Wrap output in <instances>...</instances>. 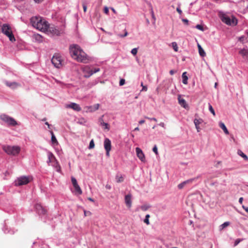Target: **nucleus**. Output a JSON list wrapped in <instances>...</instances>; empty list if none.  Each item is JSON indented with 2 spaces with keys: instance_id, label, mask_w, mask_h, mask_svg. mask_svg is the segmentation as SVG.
Segmentation results:
<instances>
[{
  "instance_id": "nucleus-1",
  "label": "nucleus",
  "mask_w": 248,
  "mask_h": 248,
  "mask_svg": "<svg viewBox=\"0 0 248 248\" xmlns=\"http://www.w3.org/2000/svg\"><path fill=\"white\" fill-rule=\"evenodd\" d=\"M69 52L73 59L78 62L86 63L89 57L78 45L73 44L69 47Z\"/></svg>"
},
{
  "instance_id": "nucleus-40",
  "label": "nucleus",
  "mask_w": 248,
  "mask_h": 248,
  "mask_svg": "<svg viewBox=\"0 0 248 248\" xmlns=\"http://www.w3.org/2000/svg\"><path fill=\"white\" fill-rule=\"evenodd\" d=\"M172 46H173V48L174 51H177L178 47L177 46V44L175 42H173L172 43Z\"/></svg>"
},
{
  "instance_id": "nucleus-24",
  "label": "nucleus",
  "mask_w": 248,
  "mask_h": 248,
  "mask_svg": "<svg viewBox=\"0 0 248 248\" xmlns=\"http://www.w3.org/2000/svg\"><path fill=\"white\" fill-rule=\"evenodd\" d=\"M220 127L223 130L224 133L226 134H229V131L226 127L225 124L222 122H220L219 124Z\"/></svg>"
},
{
  "instance_id": "nucleus-35",
  "label": "nucleus",
  "mask_w": 248,
  "mask_h": 248,
  "mask_svg": "<svg viewBox=\"0 0 248 248\" xmlns=\"http://www.w3.org/2000/svg\"><path fill=\"white\" fill-rule=\"evenodd\" d=\"M71 182L73 186V187H75V186L78 185L76 179L73 176L71 177Z\"/></svg>"
},
{
  "instance_id": "nucleus-54",
  "label": "nucleus",
  "mask_w": 248,
  "mask_h": 248,
  "mask_svg": "<svg viewBox=\"0 0 248 248\" xmlns=\"http://www.w3.org/2000/svg\"><path fill=\"white\" fill-rule=\"evenodd\" d=\"M182 21L186 24H188V20L187 19H182Z\"/></svg>"
},
{
  "instance_id": "nucleus-43",
  "label": "nucleus",
  "mask_w": 248,
  "mask_h": 248,
  "mask_svg": "<svg viewBox=\"0 0 248 248\" xmlns=\"http://www.w3.org/2000/svg\"><path fill=\"white\" fill-rule=\"evenodd\" d=\"M100 71V68H94L93 70L92 69V72L93 73V75L94 74V73H96Z\"/></svg>"
},
{
  "instance_id": "nucleus-50",
  "label": "nucleus",
  "mask_w": 248,
  "mask_h": 248,
  "mask_svg": "<svg viewBox=\"0 0 248 248\" xmlns=\"http://www.w3.org/2000/svg\"><path fill=\"white\" fill-rule=\"evenodd\" d=\"M176 10L179 13V14H180V15L182 14V11L179 7H177L176 9Z\"/></svg>"
},
{
  "instance_id": "nucleus-47",
  "label": "nucleus",
  "mask_w": 248,
  "mask_h": 248,
  "mask_svg": "<svg viewBox=\"0 0 248 248\" xmlns=\"http://www.w3.org/2000/svg\"><path fill=\"white\" fill-rule=\"evenodd\" d=\"M104 12L106 14L108 15L109 13L108 8L107 7H105Z\"/></svg>"
},
{
  "instance_id": "nucleus-62",
  "label": "nucleus",
  "mask_w": 248,
  "mask_h": 248,
  "mask_svg": "<svg viewBox=\"0 0 248 248\" xmlns=\"http://www.w3.org/2000/svg\"><path fill=\"white\" fill-rule=\"evenodd\" d=\"M106 155L108 156H109V151L110 150H106Z\"/></svg>"
},
{
  "instance_id": "nucleus-32",
  "label": "nucleus",
  "mask_w": 248,
  "mask_h": 248,
  "mask_svg": "<svg viewBox=\"0 0 248 248\" xmlns=\"http://www.w3.org/2000/svg\"><path fill=\"white\" fill-rule=\"evenodd\" d=\"M230 225V222L228 221L225 222L223 224H222L221 225L219 226V229L220 230H222L224 229L225 227L228 226Z\"/></svg>"
},
{
  "instance_id": "nucleus-5",
  "label": "nucleus",
  "mask_w": 248,
  "mask_h": 248,
  "mask_svg": "<svg viewBox=\"0 0 248 248\" xmlns=\"http://www.w3.org/2000/svg\"><path fill=\"white\" fill-rule=\"evenodd\" d=\"M2 148L8 155L14 156L17 155L20 151V148L18 146L3 145Z\"/></svg>"
},
{
  "instance_id": "nucleus-45",
  "label": "nucleus",
  "mask_w": 248,
  "mask_h": 248,
  "mask_svg": "<svg viewBox=\"0 0 248 248\" xmlns=\"http://www.w3.org/2000/svg\"><path fill=\"white\" fill-rule=\"evenodd\" d=\"M145 119H147L148 120H153V121H154L155 122H157V120L156 118H150V117H147V116H145Z\"/></svg>"
},
{
  "instance_id": "nucleus-61",
  "label": "nucleus",
  "mask_w": 248,
  "mask_h": 248,
  "mask_svg": "<svg viewBox=\"0 0 248 248\" xmlns=\"http://www.w3.org/2000/svg\"><path fill=\"white\" fill-rule=\"evenodd\" d=\"M36 3H40L43 1L44 0H33Z\"/></svg>"
},
{
  "instance_id": "nucleus-44",
  "label": "nucleus",
  "mask_w": 248,
  "mask_h": 248,
  "mask_svg": "<svg viewBox=\"0 0 248 248\" xmlns=\"http://www.w3.org/2000/svg\"><path fill=\"white\" fill-rule=\"evenodd\" d=\"M241 241L242 239H237L234 242V246H236Z\"/></svg>"
},
{
  "instance_id": "nucleus-14",
  "label": "nucleus",
  "mask_w": 248,
  "mask_h": 248,
  "mask_svg": "<svg viewBox=\"0 0 248 248\" xmlns=\"http://www.w3.org/2000/svg\"><path fill=\"white\" fill-rule=\"evenodd\" d=\"M66 107L67 108H72L73 110H76L77 111H79L81 110V108L80 106L75 103H71L69 104H67L66 105Z\"/></svg>"
},
{
  "instance_id": "nucleus-21",
  "label": "nucleus",
  "mask_w": 248,
  "mask_h": 248,
  "mask_svg": "<svg viewBox=\"0 0 248 248\" xmlns=\"http://www.w3.org/2000/svg\"><path fill=\"white\" fill-rule=\"evenodd\" d=\"M99 104H95L93 106H89L88 107V110L90 112H93L97 109H98L99 108Z\"/></svg>"
},
{
  "instance_id": "nucleus-52",
  "label": "nucleus",
  "mask_w": 248,
  "mask_h": 248,
  "mask_svg": "<svg viewBox=\"0 0 248 248\" xmlns=\"http://www.w3.org/2000/svg\"><path fill=\"white\" fill-rule=\"evenodd\" d=\"M127 34H128V33H127V31H125V33H124V35L120 34V35H119V36L120 37H125V36H127Z\"/></svg>"
},
{
  "instance_id": "nucleus-60",
  "label": "nucleus",
  "mask_w": 248,
  "mask_h": 248,
  "mask_svg": "<svg viewBox=\"0 0 248 248\" xmlns=\"http://www.w3.org/2000/svg\"><path fill=\"white\" fill-rule=\"evenodd\" d=\"M144 122H145V121H144V120H140V121L139 122V124H143V123H144Z\"/></svg>"
},
{
  "instance_id": "nucleus-26",
  "label": "nucleus",
  "mask_w": 248,
  "mask_h": 248,
  "mask_svg": "<svg viewBox=\"0 0 248 248\" xmlns=\"http://www.w3.org/2000/svg\"><path fill=\"white\" fill-rule=\"evenodd\" d=\"M74 188L76 194L78 195H81L82 193V190L78 185L74 187Z\"/></svg>"
},
{
  "instance_id": "nucleus-16",
  "label": "nucleus",
  "mask_w": 248,
  "mask_h": 248,
  "mask_svg": "<svg viewBox=\"0 0 248 248\" xmlns=\"http://www.w3.org/2000/svg\"><path fill=\"white\" fill-rule=\"evenodd\" d=\"M47 155L48 157V160L47 161V164H49L50 162H53L57 161L54 155L50 151H48L47 152Z\"/></svg>"
},
{
  "instance_id": "nucleus-39",
  "label": "nucleus",
  "mask_w": 248,
  "mask_h": 248,
  "mask_svg": "<svg viewBox=\"0 0 248 248\" xmlns=\"http://www.w3.org/2000/svg\"><path fill=\"white\" fill-rule=\"evenodd\" d=\"M137 52H138V48H134L131 51V53L133 55H136L137 54Z\"/></svg>"
},
{
  "instance_id": "nucleus-28",
  "label": "nucleus",
  "mask_w": 248,
  "mask_h": 248,
  "mask_svg": "<svg viewBox=\"0 0 248 248\" xmlns=\"http://www.w3.org/2000/svg\"><path fill=\"white\" fill-rule=\"evenodd\" d=\"M198 49L199 53L200 56H201L202 57H204L206 54L205 52H204V50L200 45H198Z\"/></svg>"
},
{
  "instance_id": "nucleus-27",
  "label": "nucleus",
  "mask_w": 248,
  "mask_h": 248,
  "mask_svg": "<svg viewBox=\"0 0 248 248\" xmlns=\"http://www.w3.org/2000/svg\"><path fill=\"white\" fill-rule=\"evenodd\" d=\"M237 154L238 155L242 157L245 160H248V157L246 155H245L241 150H238L237 151Z\"/></svg>"
},
{
  "instance_id": "nucleus-23",
  "label": "nucleus",
  "mask_w": 248,
  "mask_h": 248,
  "mask_svg": "<svg viewBox=\"0 0 248 248\" xmlns=\"http://www.w3.org/2000/svg\"><path fill=\"white\" fill-rule=\"evenodd\" d=\"M99 122L100 123V125L102 126H104V128L105 129L109 130V127L108 124L107 123H105L103 122L102 118H100L99 119Z\"/></svg>"
},
{
  "instance_id": "nucleus-9",
  "label": "nucleus",
  "mask_w": 248,
  "mask_h": 248,
  "mask_svg": "<svg viewBox=\"0 0 248 248\" xmlns=\"http://www.w3.org/2000/svg\"><path fill=\"white\" fill-rule=\"evenodd\" d=\"M51 62L54 66L57 68H60L62 66V60L58 55L53 56L51 59Z\"/></svg>"
},
{
  "instance_id": "nucleus-34",
  "label": "nucleus",
  "mask_w": 248,
  "mask_h": 248,
  "mask_svg": "<svg viewBox=\"0 0 248 248\" xmlns=\"http://www.w3.org/2000/svg\"><path fill=\"white\" fill-rule=\"evenodd\" d=\"M34 39L38 41V42H42L43 41V38H42V37L41 35H40V34H35L34 35Z\"/></svg>"
},
{
  "instance_id": "nucleus-18",
  "label": "nucleus",
  "mask_w": 248,
  "mask_h": 248,
  "mask_svg": "<svg viewBox=\"0 0 248 248\" xmlns=\"http://www.w3.org/2000/svg\"><path fill=\"white\" fill-rule=\"evenodd\" d=\"M239 53L244 58L248 60V49L244 48L240 50Z\"/></svg>"
},
{
  "instance_id": "nucleus-7",
  "label": "nucleus",
  "mask_w": 248,
  "mask_h": 248,
  "mask_svg": "<svg viewBox=\"0 0 248 248\" xmlns=\"http://www.w3.org/2000/svg\"><path fill=\"white\" fill-rule=\"evenodd\" d=\"M0 119L9 126H14L17 124L16 121L13 118L6 114L0 115Z\"/></svg>"
},
{
  "instance_id": "nucleus-2",
  "label": "nucleus",
  "mask_w": 248,
  "mask_h": 248,
  "mask_svg": "<svg viewBox=\"0 0 248 248\" xmlns=\"http://www.w3.org/2000/svg\"><path fill=\"white\" fill-rule=\"evenodd\" d=\"M30 22L34 28L40 31H46L48 28V22L41 16L32 17L30 19Z\"/></svg>"
},
{
  "instance_id": "nucleus-59",
  "label": "nucleus",
  "mask_w": 248,
  "mask_h": 248,
  "mask_svg": "<svg viewBox=\"0 0 248 248\" xmlns=\"http://www.w3.org/2000/svg\"><path fill=\"white\" fill-rule=\"evenodd\" d=\"M83 8L84 12H85L86 11V10H87V6H86V5H85V4H83Z\"/></svg>"
},
{
  "instance_id": "nucleus-4",
  "label": "nucleus",
  "mask_w": 248,
  "mask_h": 248,
  "mask_svg": "<svg viewBox=\"0 0 248 248\" xmlns=\"http://www.w3.org/2000/svg\"><path fill=\"white\" fill-rule=\"evenodd\" d=\"M219 17L223 22L228 25L235 26L237 24V20L233 16L230 17L223 13H220Z\"/></svg>"
},
{
  "instance_id": "nucleus-46",
  "label": "nucleus",
  "mask_w": 248,
  "mask_h": 248,
  "mask_svg": "<svg viewBox=\"0 0 248 248\" xmlns=\"http://www.w3.org/2000/svg\"><path fill=\"white\" fill-rule=\"evenodd\" d=\"M125 83V80L124 79H121L119 82V85L122 86Z\"/></svg>"
},
{
  "instance_id": "nucleus-29",
  "label": "nucleus",
  "mask_w": 248,
  "mask_h": 248,
  "mask_svg": "<svg viewBox=\"0 0 248 248\" xmlns=\"http://www.w3.org/2000/svg\"><path fill=\"white\" fill-rule=\"evenodd\" d=\"M50 133L51 135V141L53 144H58L57 140L53 132V131H51Z\"/></svg>"
},
{
  "instance_id": "nucleus-37",
  "label": "nucleus",
  "mask_w": 248,
  "mask_h": 248,
  "mask_svg": "<svg viewBox=\"0 0 248 248\" xmlns=\"http://www.w3.org/2000/svg\"><path fill=\"white\" fill-rule=\"evenodd\" d=\"M149 217H150V215L149 214H147L146 215L145 218L144 220V222L147 225H149L150 223L149 220Z\"/></svg>"
},
{
  "instance_id": "nucleus-33",
  "label": "nucleus",
  "mask_w": 248,
  "mask_h": 248,
  "mask_svg": "<svg viewBox=\"0 0 248 248\" xmlns=\"http://www.w3.org/2000/svg\"><path fill=\"white\" fill-rule=\"evenodd\" d=\"M150 207H151L150 205H148V204H144V205H141L140 207V208L141 210H142L143 211H147V210H148Z\"/></svg>"
},
{
  "instance_id": "nucleus-42",
  "label": "nucleus",
  "mask_w": 248,
  "mask_h": 248,
  "mask_svg": "<svg viewBox=\"0 0 248 248\" xmlns=\"http://www.w3.org/2000/svg\"><path fill=\"white\" fill-rule=\"evenodd\" d=\"M196 28L199 30H201V31H203V27L201 25H200V24H198L196 26Z\"/></svg>"
},
{
  "instance_id": "nucleus-38",
  "label": "nucleus",
  "mask_w": 248,
  "mask_h": 248,
  "mask_svg": "<svg viewBox=\"0 0 248 248\" xmlns=\"http://www.w3.org/2000/svg\"><path fill=\"white\" fill-rule=\"evenodd\" d=\"M94 141H93V140H92L90 142L89 148L92 149V148H94Z\"/></svg>"
},
{
  "instance_id": "nucleus-19",
  "label": "nucleus",
  "mask_w": 248,
  "mask_h": 248,
  "mask_svg": "<svg viewBox=\"0 0 248 248\" xmlns=\"http://www.w3.org/2000/svg\"><path fill=\"white\" fill-rule=\"evenodd\" d=\"M125 202L127 206L129 208L131 207L132 205L131 195L130 194L126 195L125 196Z\"/></svg>"
},
{
  "instance_id": "nucleus-17",
  "label": "nucleus",
  "mask_w": 248,
  "mask_h": 248,
  "mask_svg": "<svg viewBox=\"0 0 248 248\" xmlns=\"http://www.w3.org/2000/svg\"><path fill=\"white\" fill-rule=\"evenodd\" d=\"M104 146L105 150H111V141L108 138H106L104 142Z\"/></svg>"
},
{
  "instance_id": "nucleus-12",
  "label": "nucleus",
  "mask_w": 248,
  "mask_h": 248,
  "mask_svg": "<svg viewBox=\"0 0 248 248\" xmlns=\"http://www.w3.org/2000/svg\"><path fill=\"white\" fill-rule=\"evenodd\" d=\"M35 209L38 214L40 216L45 215L46 213V210L40 204H36Z\"/></svg>"
},
{
  "instance_id": "nucleus-11",
  "label": "nucleus",
  "mask_w": 248,
  "mask_h": 248,
  "mask_svg": "<svg viewBox=\"0 0 248 248\" xmlns=\"http://www.w3.org/2000/svg\"><path fill=\"white\" fill-rule=\"evenodd\" d=\"M136 152L137 155V156L142 161L145 162V155L142 152V151L139 147H137L136 148Z\"/></svg>"
},
{
  "instance_id": "nucleus-15",
  "label": "nucleus",
  "mask_w": 248,
  "mask_h": 248,
  "mask_svg": "<svg viewBox=\"0 0 248 248\" xmlns=\"http://www.w3.org/2000/svg\"><path fill=\"white\" fill-rule=\"evenodd\" d=\"M4 83L7 86L12 89H16L17 87L20 86V84L16 82H10L8 81H5Z\"/></svg>"
},
{
  "instance_id": "nucleus-20",
  "label": "nucleus",
  "mask_w": 248,
  "mask_h": 248,
  "mask_svg": "<svg viewBox=\"0 0 248 248\" xmlns=\"http://www.w3.org/2000/svg\"><path fill=\"white\" fill-rule=\"evenodd\" d=\"M178 100L179 104L182 107H183V108H185L187 107V104H186V100L182 98L181 97L180 95L178 96Z\"/></svg>"
},
{
  "instance_id": "nucleus-53",
  "label": "nucleus",
  "mask_w": 248,
  "mask_h": 248,
  "mask_svg": "<svg viewBox=\"0 0 248 248\" xmlns=\"http://www.w3.org/2000/svg\"><path fill=\"white\" fill-rule=\"evenodd\" d=\"M158 125L163 128H165V124L163 122L160 123Z\"/></svg>"
},
{
  "instance_id": "nucleus-6",
  "label": "nucleus",
  "mask_w": 248,
  "mask_h": 248,
  "mask_svg": "<svg viewBox=\"0 0 248 248\" xmlns=\"http://www.w3.org/2000/svg\"><path fill=\"white\" fill-rule=\"evenodd\" d=\"M2 32L8 37L10 41L13 42L16 41L15 38L12 33L11 27L6 24H3L1 28Z\"/></svg>"
},
{
  "instance_id": "nucleus-48",
  "label": "nucleus",
  "mask_w": 248,
  "mask_h": 248,
  "mask_svg": "<svg viewBox=\"0 0 248 248\" xmlns=\"http://www.w3.org/2000/svg\"><path fill=\"white\" fill-rule=\"evenodd\" d=\"M84 213L85 216H87L91 214V212L90 211H86L85 210L84 211Z\"/></svg>"
},
{
  "instance_id": "nucleus-57",
  "label": "nucleus",
  "mask_w": 248,
  "mask_h": 248,
  "mask_svg": "<svg viewBox=\"0 0 248 248\" xmlns=\"http://www.w3.org/2000/svg\"><path fill=\"white\" fill-rule=\"evenodd\" d=\"M195 127H196L197 132H200L201 128H200L199 125L195 126Z\"/></svg>"
},
{
  "instance_id": "nucleus-30",
  "label": "nucleus",
  "mask_w": 248,
  "mask_h": 248,
  "mask_svg": "<svg viewBox=\"0 0 248 248\" xmlns=\"http://www.w3.org/2000/svg\"><path fill=\"white\" fill-rule=\"evenodd\" d=\"M203 122V120L201 118L195 119L194 120V123L195 126L199 125V124H202Z\"/></svg>"
},
{
  "instance_id": "nucleus-31",
  "label": "nucleus",
  "mask_w": 248,
  "mask_h": 248,
  "mask_svg": "<svg viewBox=\"0 0 248 248\" xmlns=\"http://www.w3.org/2000/svg\"><path fill=\"white\" fill-rule=\"evenodd\" d=\"M53 166L55 168L57 171L60 172L61 167L59 165V164H58V162H57V161L54 162Z\"/></svg>"
},
{
  "instance_id": "nucleus-41",
  "label": "nucleus",
  "mask_w": 248,
  "mask_h": 248,
  "mask_svg": "<svg viewBox=\"0 0 248 248\" xmlns=\"http://www.w3.org/2000/svg\"><path fill=\"white\" fill-rule=\"evenodd\" d=\"M153 151L155 154L156 155H157L158 154V151H157V147L156 145H155L153 148Z\"/></svg>"
},
{
  "instance_id": "nucleus-10",
  "label": "nucleus",
  "mask_w": 248,
  "mask_h": 248,
  "mask_svg": "<svg viewBox=\"0 0 248 248\" xmlns=\"http://www.w3.org/2000/svg\"><path fill=\"white\" fill-rule=\"evenodd\" d=\"M81 70L84 73V77L86 78H89L93 75L91 66L84 65L81 67Z\"/></svg>"
},
{
  "instance_id": "nucleus-63",
  "label": "nucleus",
  "mask_w": 248,
  "mask_h": 248,
  "mask_svg": "<svg viewBox=\"0 0 248 248\" xmlns=\"http://www.w3.org/2000/svg\"><path fill=\"white\" fill-rule=\"evenodd\" d=\"M106 188L108 189H110L111 188V186L110 185H107L106 186Z\"/></svg>"
},
{
  "instance_id": "nucleus-49",
  "label": "nucleus",
  "mask_w": 248,
  "mask_h": 248,
  "mask_svg": "<svg viewBox=\"0 0 248 248\" xmlns=\"http://www.w3.org/2000/svg\"><path fill=\"white\" fill-rule=\"evenodd\" d=\"M242 208L245 210L246 212L248 213V207L242 205Z\"/></svg>"
},
{
  "instance_id": "nucleus-64",
  "label": "nucleus",
  "mask_w": 248,
  "mask_h": 248,
  "mask_svg": "<svg viewBox=\"0 0 248 248\" xmlns=\"http://www.w3.org/2000/svg\"><path fill=\"white\" fill-rule=\"evenodd\" d=\"M45 124L47 125L48 128H50V125L48 124V122H46Z\"/></svg>"
},
{
  "instance_id": "nucleus-55",
  "label": "nucleus",
  "mask_w": 248,
  "mask_h": 248,
  "mask_svg": "<svg viewBox=\"0 0 248 248\" xmlns=\"http://www.w3.org/2000/svg\"><path fill=\"white\" fill-rule=\"evenodd\" d=\"M151 13H152V18L154 19V20L155 21V16L154 15V12L153 10H152L151 11Z\"/></svg>"
},
{
  "instance_id": "nucleus-13",
  "label": "nucleus",
  "mask_w": 248,
  "mask_h": 248,
  "mask_svg": "<svg viewBox=\"0 0 248 248\" xmlns=\"http://www.w3.org/2000/svg\"><path fill=\"white\" fill-rule=\"evenodd\" d=\"M196 179H197V178H192V179H190L187 180L186 181H185L182 182L181 183L179 184L178 185V186H177L178 188L179 189H182V188H183L185 187V186H186V185L191 184L193 181H194Z\"/></svg>"
},
{
  "instance_id": "nucleus-56",
  "label": "nucleus",
  "mask_w": 248,
  "mask_h": 248,
  "mask_svg": "<svg viewBox=\"0 0 248 248\" xmlns=\"http://www.w3.org/2000/svg\"><path fill=\"white\" fill-rule=\"evenodd\" d=\"M176 72L175 71L173 70H170V74L171 75H173Z\"/></svg>"
},
{
  "instance_id": "nucleus-25",
  "label": "nucleus",
  "mask_w": 248,
  "mask_h": 248,
  "mask_svg": "<svg viewBox=\"0 0 248 248\" xmlns=\"http://www.w3.org/2000/svg\"><path fill=\"white\" fill-rule=\"evenodd\" d=\"M182 82L184 84H187V80H188V77L186 76V72H185L182 74Z\"/></svg>"
},
{
  "instance_id": "nucleus-51",
  "label": "nucleus",
  "mask_w": 248,
  "mask_h": 248,
  "mask_svg": "<svg viewBox=\"0 0 248 248\" xmlns=\"http://www.w3.org/2000/svg\"><path fill=\"white\" fill-rule=\"evenodd\" d=\"M147 90V87L146 86H144L142 87V90L141 91H146Z\"/></svg>"
},
{
  "instance_id": "nucleus-22",
  "label": "nucleus",
  "mask_w": 248,
  "mask_h": 248,
  "mask_svg": "<svg viewBox=\"0 0 248 248\" xmlns=\"http://www.w3.org/2000/svg\"><path fill=\"white\" fill-rule=\"evenodd\" d=\"M115 179L117 183L123 182L124 180V176L121 174H117L115 176Z\"/></svg>"
},
{
  "instance_id": "nucleus-58",
  "label": "nucleus",
  "mask_w": 248,
  "mask_h": 248,
  "mask_svg": "<svg viewBox=\"0 0 248 248\" xmlns=\"http://www.w3.org/2000/svg\"><path fill=\"white\" fill-rule=\"evenodd\" d=\"M243 201V198L242 197L240 198L239 199V202L240 204H242Z\"/></svg>"
},
{
  "instance_id": "nucleus-8",
  "label": "nucleus",
  "mask_w": 248,
  "mask_h": 248,
  "mask_svg": "<svg viewBox=\"0 0 248 248\" xmlns=\"http://www.w3.org/2000/svg\"><path fill=\"white\" fill-rule=\"evenodd\" d=\"M30 179L29 177L22 176L17 178L15 181V185L16 186H20L27 185L30 182Z\"/></svg>"
},
{
  "instance_id": "nucleus-3",
  "label": "nucleus",
  "mask_w": 248,
  "mask_h": 248,
  "mask_svg": "<svg viewBox=\"0 0 248 248\" xmlns=\"http://www.w3.org/2000/svg\"><path fill=\"white\" fill-rule=\"evenodd\" d=\"M64 30V26L62 25L61 26L52 25L49 26L48 25V28L46 31H47L48 34L51 36H59L63 32Z\"/></svg>"
},
{
  "instance_id": "nucleus-36",
  "label": "nucleus",
  "mask_w": 248,
  "mask_h": 248,
  "mask_svg": "<svg viewBox=\"0 0 248 248\" xmlns=\"http://www.w3.org/2000/svg\"><path fill=\"white\" fill-rule=\"evenodd\" d=\"M208 107H209V111L211 112V113H212L214 116L215 115V111L213 108L212 107V105L209 103L208 104Z\"/></svg>"
}]
</instances>
